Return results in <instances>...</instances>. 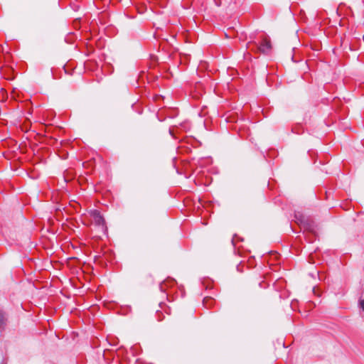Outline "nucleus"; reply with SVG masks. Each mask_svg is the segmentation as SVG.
I'll list each match as a JSON object with an SVG mask.
<instances>
[{"mask_svg":"<svg viewBox=\"0 0 364 364\" xmlns=\"http://www.w3.org/2000/svg\"><path fill=\"white\" fill-rule=\"evenodd\" d=\"M294 218L296 223L301 225L304 230L311 231L313 229L312 222L310 221L305 215L299 212L294 214Z\"/></svg>","mask_w":364,"mask_h":364,"instance_id":"3","label":"nucleus"},{"mask_svg":"<svg viewBox=\"0 0 364 364\" xmlns=\"http://www.w3.org/2000/svg\"><path fill=\"white\" fill-rule=\"evenodd\" d=\"M6 325V318L3 311H0V329Z\"/></svg>","mask_w":364,"mask_h":364,"instance_id":"7","label":"nucleus"},{"mask_svg":"<svg viewBox=\"0 0 364 364\" xmlns=\"http://www.w3.org/2000/svg\"><path fill=\"white\" fill-rule=\"evenodd\" d=\"M292 132L296 134H301L303 133L304 130L303 128L301 126H296L292 128L291 129Z\"/></svg>","mask_w":364,"mask_h":364,"instance_id":"8","label":"nucleus"},{"mask_svg":"<svg viewBox=\"0 0 364 364\" xmlns=\"http://www.w3.org/2000/svg\"><path fill=\"white\" fill-rule=\"evenodd\" d=\"M359 306L364 311V299H360L359 300Z\"/></svg>","mask_w":364,"mask_h":364,"instance_id":"9","label":"nucleus"},{"mask_svg":"<svg viewBox=\"0 0 364 364\" xmlns=\"http://www.w3.org/2000/svg\"><path fill=\"white\" fill-rule=\"evenodd\" d=\"M293 305H294V304H293V303H292V304H291V308H292L293 309H294V306H293Z\"/></svg>","mask_w":364,"mask_h":364,"instance_id":"16","label":"nucleus"},{"mask_svg":"<svg viewBox=\"0 0 364 364\" xmlns=\"http://www.w3.org/2000/svg\"><path fill=\"white\" fill-rule=\"evenodd\" d=\"M162 319H163V318H161V317H159V318H158V321H162Z\"/></svg>","mask_w":364,"mask_h":364,"instance_id":"15","label":"nucleus"},{"mask_svg":"<svg viewBox=\"0 0 364 364\" xmlns=\"http://www.w3.org/2000/svg\"><path fill=\"white\" fill-rule=\"evenodd\" d=\"M91 216L92 217L95 224L98 226H104L105 224V219L101 215V213L97 210L91 211Z\"/></svg>","mask_w":364,"mask_h":364,"instance_id":"4","label":"nucleus"},{"mask_svg":"<svg viewBox=\"0 0 364 364\" xmlns=\"http://www.w3.org/2000/svg\"><path fill=\"white\" fill-rule=\"evenodd\" d=\"M156 314H160L161 315L162 314L161 312H159V311H156Z\"/></svg>","mask_w":364,"mask_h":364,"instance_id":"13","label":"nucleus"},{"mask_svg":"<svg viewBox=\"0 0 364 364\" xmlns=\"http://www.w3.org/2000/svg\"><path fill=\"white\" fill-rule=\"evenodd\" d=\"M253 48L252 50H255L256 52H259L260 53L264 55H269L272 50V44L270 39L268 36H265L262 34L259 39H258V42L252 43Z\"/></svg>","mask_w":364,"mask_h":364,"instance_id":"1","label":"nucleus"},{"mask_svg":"<svg viewBox=\"0 0 364 364\" xmlns=\"http://www.w3.org/2000/svg\"><path fill=\"white\" fill-rule=\"evenodd\" d=\"M360 299H364V289L363 290L362 293H361V297Z\"/></svg>","mask_w":364,"mask_h":364,"instance_id":"11","label":"nucleus"},{"mask_svg":"<svg viewBox=\"0 0 364 364\" xmlns=\"http://www.w3.org/2000/svg\"><path fill=\"white\" fill-rule=\"evenodd\" d=\"M176 283V281L173 279V278H168L166 279V280L163 281L160 285H159V289L161 290V291L162 292H166V289L168 287H172Z\"/></svg>","mask_w":364,"mask_h":364,"instance_id":"5","label":"nucleus"},{"mask_svg":"<svg viewBox=\"0 0 364 364\" xmlns=\"http://www.w3.org/2000/svg\"><path fill=\"white\" fill-rule=\"evenodd\" d=\"M191 129V124L188 121H184L178 125H175L169 128V134L175 139H177L176 134L184 132H186Z\"/></svg>","mask_w":364,"mask_h":364,"instance_id":"2","label":"nucleus"},{"mask_svg":"<svg viewBox=\"0 0 364 364\" xmlns=\"http://www.w3.org/2000/svg\"><path fill=\"white\" fill-rule=\"evenodd\" d=\"M248 44H249V46H247V48H250V46H251V44H252V43H250V42Z\"/></svg>","mask_w":364,"mask_h":364,"instance_id":"14","label":"nucleus"},{"mask_svg":"<svg viewBox=\"0 0 364 364\" xmlns=\"http://www.w3.org/2000/svg\"><path fill=\"white\" fill-rule=\"evenodd\" d=\"M214 302L215 300L211 297H205L203 300V304L207 309L210 308Z\"/></svg>","mask_w":364,"mask_h":364,"instance_id":"6","label":"nucleus"},{"mask_svg":"<svg viewBox=\"0 0 364 364\" xmlns=\"http://www.w3.org/2000/svg\"><path fill=\"white\" fill-rule=\"evenodd\" d=\"M313 291H314V293L316 294V288L315 287L314 288Z\"/></svg>","mask_w":364,"mask_h":364,"instance_id":"12","label":"nucleus"},{"mask_svg":"<svg viewBox=\"0 0 364 364\" xmlns=\"http://www.w3.org/2000/svg\"><path fill=\"white\" fill-rule=\"evenodd\" d=\"M236 235H235L232 240V243L235 245V240Z\"/></svg>","mask_w":364,"mask_h":364,"instance_id":"10","label":"nucleus"}]
</instances>
